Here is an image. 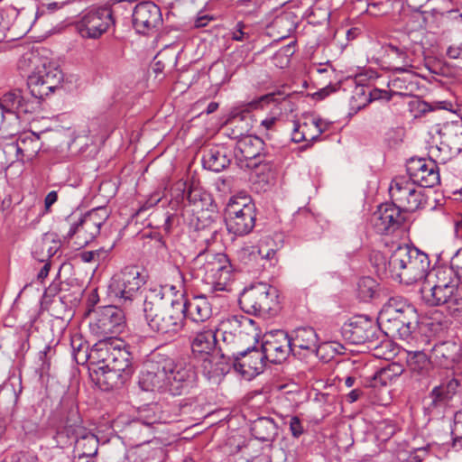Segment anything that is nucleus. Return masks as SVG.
Wrapping results in <instances>:
<instances>
[{"instance_id": "1", "label": "nucleus", "mask_w": 462, "mask_h": 462, "mask_svg": "<svg viewBox=\"0 0 462 462\" xmlns=\"http://www.w3.org/2000/svg\"><path fill=\"white\" fill-rule=\"evenodd\" d=\"M373 259L379 275L400 283L410 285L422 281L430 273L428 254L409 245H398L388 260L380 253L374 254Z\"/></svg>"}, {"instance_id": "2", "label": "nucleus", "mask_w": 462, "mask_h": 462, "mask_svg": "<svg viewBox=\"0 0 462 462\" xmlns=\"http://www.w3.org/2000/svg\"><path fill=\"white\" fill-rule=\"evenodd\" d=\"M182 300L165 298L162 286L149 290L143 302V312L148 326L152 331L172 337L184 325Z\"/></svg>"}, {"instance_id": "3", "label": "nucleus", "mask_w": 462, "mask_h": 462, "mask_svg": "<svg viewBox=\"0 0 462 462\" xmlns=\"http://www.w3.org/2000/svg\"><path fill=\"white\" fill-rule=\"evenodd\" d=\"M54 439L60 448L74 443V452L78 454L79 459L94 457L98 451L97 437L81 425L79 411L73 407L70 408L63 425L58 428Z\"/></svg>"}, {"instance_id": "4", "label": "nucleus", "mask_w": 462, "mask_h": 462, "mask_svg": "<svg viewBox=\"0 0 462 462\" xmlns=\"http://www.w3.org/2000/svg\"><path fill=\"white\" fill-rule=\"evenodd\" d=\"M197 276L209 286L210 292L229 291L234 279L233 267L225 254L199 253L193 261Z\"/></svg>"}, {"instance_id": "5", "label": "nucleus", "mask_w": 462, "mask_h": 462, "mask_svg": "<svg viewBox=\"0 0 462 462\" xmlns=\"http://www.w3.org/2000/svg\"><path fill=\"white\" fill-rule=\"evenodd\" d=\"M402 312H396L392 308L383 309L379 319L387 329V334L398 337L412 345L421 339V343H429V338L418 331V314L411 305H404Z\"/></svg>"}, {"instance_id": "6", "label": "nucleus", "mask_w": 462, "mask_h": 462, "mask_svg": "<svg viewBox=\"0 0 462 462\" xmlns=\"http://www.w3.org/2000/svg\"><path fill=\"white\" fill-rule=\"evenodd\" d=\"M238 303L247 314L271 318L280 310L279 291L268 283L258 282L244 289Z\"/></svg>"}, {"instance_id": "7", "label": "nucleus", "mask_w": 462, "mask_h": 462, "mask_svg": "<svg viewBox=\"0 0 462 462\" xmlns=\"http://www.w3.org/2000/svg\"><path fill=\"white\" fill-rule=\"evenodd\" d=\"M108 217L109 212L106 207L93 208L78 217L69 215L66 218V221L69 224L66 238L73 240L79 247L86 246L97 237L101 226Z\"/></svg>"}, {"instance_id": "8", "label": "nucleus", "mask_w": 462, "mask_h": 462, "mask_svg": "<svg viewBox=\"0 0 462 462\" xmlns=\"http://www.w3.org/2000/svg\"><path fill=\"white\" fill-rule=\"evenodd\" d=\"M192 353L203 359V374L208 379L222 375L226 371L223 362H215L218 358L217 352L216 328L210 324L206 325L202 330L195 334L191 341ZM219 358L226 359L224 354Z\"/></svg>"}, {"instance_id": "9", "label": "nucleus", "mask_w": 462, "mask_h": 462, "mask_svg": "<svg viewBox=\"0 0 462 462\" xmlns=\"http://www.w3.org/2000/svg\"><path fill=\"white\" fill-rule=\"evenodd\" d=\"M256 208L251 199L245 196H233L225 208V222L229 233L244 236L252 232L255 226Z\"/></svg>"}, {"instance_id": "10", "label": "nucleus", "mask_w": 462, "mask_h": 462, "mask_svg": "<svg viewBox=\"0 0 462 462\" xmlns=\"http://www.w3.org/2000/svg\"><path fill=\"white\" fill-rule=\"evenodd\" d=\"M144 283L145 278L139 267L125 266L112 276L108 285V293L118 304L127 307L136 299Z\"/></svg>"}, {"instance_id": "11", "label": "nucleus", "mask_w": 462, "mask_h": 462, "mask_svg": "<svg viewBox=\"0 0 462 462\" xmlns=\"http://www.w3.org/2000/svg\"><path fill=\"white\" fill-rule=\"evenodd\" d=\"M125 327L124 311L114 305L99 306L92 310L89 330L97 338H110Z\"/></svg>"}, {"instance_id": "12", "label": "nucleus", "mask_w": 462, "mask_h": 462, "mask_svg": "<svg viewBox=\"0 0 462 462\" xmlns=\"http://www.w3.org/2000/svg\"><path fill=\"white\" fill-rule=\"evenodd\" d=\"M167 363H170L169 370H166L165 390L173 396L187 393L196 381L194 367L182 358H173L167 355Z\"/></svg>"}, {"instance_id": "13", "label": "nucleus", "mask_w": 462, "mask_h": 462, "mask_svg": "<svg viewBox=\"0 0 462 462\" xmlns=\"http://www.w3.org/2000/svg\"><path fill=\"white\" fill-rule=\"evenodd\" d=\"M62 79L63 74L57 66L43 61L28 76L27 86L33 97L43 99L60 86Z\"/></svg>"}, {"instance_id": "14", "label": "nucleus", "mask_w": 462, "mask_h": 462, "mask_svg": "<svg viewBox=\"0 0 462 462\" xmlns=\"http://www.w3.org/2000/svg\"><path fill=\"white\" fill-rule=\"evenodd\" d=\"M62 79L63 74L57 66L43 61L28 76L27 86L33 97L43 99L60 86Z\"/></svg>"}, {"instance_id": "15", "label": "nucleus", "mask_w": 462, "mask_h": 462, "mask_svg": "<svg viewBox=\"0 0 462 462\" xmlns=\"http://www.w3.org/2000/svg\"><path fill=\"white\" fill-rule=\"evenodd\" d=\"M106 374H101V387L104 390H109L116 387L118 384L124 383L133 374L132 356L126 349L125 343L124 346H116L108 365Z\"/></svg>"}, {"instance_id": "16", "label": "nucleus", "mask_w": 462, "mask_h": 462, "mask_svg": "<svg viewBox=\"0 0 462 462\" xmlns=\"http://www.w3.org/2000/svg\"><path fill=\"white\" fill-rule=\"evenodd\" d=\"M389 193L392 205L397 206L402 211L413 212L425 202L423 192L417 185L405 177H397L392 180Z\"/></svg>"}, {"instance_id": "17", "label": "nucleus", "mask_w": 462, "mask_h": 462, "mask_svg": "<svg viewBox=\"0 0 462 462\" xmlns=\"http://www.w3.org/2000/svg\"><path fill=\"white\" fill-rule=\"evenodd\" d=\"M114 24L113 12L108 7H98L84 12L75 28L82 38L98 39Z\"/></svg>"}, {"instance_id": "18", "label": "nucleus", "mask_w": 462, "mask_h": 462, "mask_svg": "<svg viewBox=\"0 0 462 462\" xmlns=\"http://www.w3.org/2000/svg\"><path fill=\"white\" fill-rule=\"evenodd\" d=\"M166 359V354L154 351L144 362L138 382L143 391L164 393L166 370L170 368V363Z\"/></svg>"}, {"instance_id": "19", "label": "nucleus", "mask_w": 462, "mask_h": 462, "mask_svg": "<svg viewBox=\"0 0 462 462\" xmlns=\"http://www.w3.org/2000/svg\"><path fill=\"white\" fill-rule=\"evenodd\" d=\"M341 334L345 340L350 344L374 343L376 346L381 330L372 319L365 316H356L343 325Z\"/></svg>"}, {"instance_id": "20", "label": "nucleus", "mask_w": 462, "mask_h": 462, "mask_svg": "<svg viewBox=\"0 0 462 462\" xmlns=\"http://www.w3.org/2000/svg\"><path fill=\"white\" fill-rule=\"evenodd\" d=\"M116 346H124V341L117 337H110V338H98V341L90 348L89 375L99 387H101V374L106 373V367L104 366L109 364Z\"/></svg>"}, {"instance_id": "21", "label": "nucleus", "mask_w": 462, "mask_h": 462, "mask_svg": "<svg viewBox=\"0 0 462 462\" xmlns=\"http://www.w3.org/2000/svg\"><path fill=\"white\" fill-rule=\"evenodd\" d=\"M439 160L411 158L407 162L409 180L417 186L433 188L440 183Z\"/></svg>"}, {"instance_id": "22", "label": "nucleus", "mask_w": 462, "mask_h": 462, "mask_svg": "<svg viewBox=\"0 0 462 462\" xmlns=\"http://www.w3.org/2000/svg\"><path fill=\"white\" fill-rule=\"evenodd\" d=\"M261 350L266 360L273 364H281L292 352L289 335L284 330H273L264 334Z\"/></svg>"}, {"instance_id": "23", "label": "nucleus", "mask_w": 462, "mask_h": 462, "mask_svg": "<svg viewBox=\"0 0 462 462\" xmlns=\"http://www.w3.org/2000/svg\"><path fill=\"white\" fill-rule=\"evenodd\" d=\"M233 366L243 375L254 376L264 367V355L255 346H240L232 353Z\"/></svg>"}, {"instance_id": "24", "label": "nucleus", "mask_w": 462, "mask_h": 462, "mask_svg": "<svg viewBox=\"0 0 462 462\" xmlns=\"http://www.w3.org/2000/svg\"><path fill=\"white\" fill-rule=\"evenodd\" d=\"M405 217L397 206L385 203L378 207L371 217V226L379 235H390L399 229Z\"/></svg>"}, {"instance_id": "25", "label": "nucleus", "mask_w": 462, "mask_h": 462, "mask_svg": "<svg viewBox=\"0 0 462 462\" xmlns=\"http://www.w3.org/2000/svg\"><path fill=\"white\" fill-rule=\"evenodd\" d=\"M133 26L140 34H149L157 30L162 23L160 7L152 2L137 4L133 11Z\"/></svg>"}, {"instance_id": "26", "label": "nucleus", "mask_w": 462, "mask_h": 462, "mask_svg": "<svg viewBox=\"0 0 462 462\" xmlns=\"http://www.w3.org/2000/svg\"><path fill=\"white\" fill-rule=\"evenodd\" d=\"M413 344L415 349L407 350V366L413 375L429 376L435 365L431 355L427 354V351H430V340L429 339L428 345L425 342L421 343V339Z\"/></svg>"}, {"instance_id": "27", "label": "nucleus", "mask_w": 462, "mask_h": 462, "mask_svg": "<svg viewBox=\"0 0 462 462\" xmlns=\"http://www.w3.org/2000/svg\"><path fill=\"white\" fill-rule=\"evenodd\" d=\"M430 352L436 366L452 368L462 357L461 346L455 341H441L430 345Z\"/></svg>"}, {"instance_id": "28", "label": "nucleus", "mask_w": 462, "mask_h": 462, "mask_svg": "<svg viewBox=\"0 0 462 462\" xmlns=\"http://www.w3.org/2000/svg\"><path fill=\"white\" fill-rule=\"evenodd\" d=\"M460 383L452 378L435 386L429 394L430 402L427 410L430 413H442L448 406L449 402L457 394Z\"/></svg>"}, {"instance_id": "29", "label": "nucleus", "mask_w": 462, "mask_h": 462, "mask_svg": "<svg viewBox=\"0 0 462 462\" xmlns=\"http://www.w3.org/2000/svg\"><path fill=\"white\" fill-rule=\"evenodd\" d=\"M159 422V418L153 414L141 415V417L131 422L125 430L126 436L135 446L150 442L153 434V425Z\"/></svg>"}, {"instance_id": "30", "label": "nucleus", "mask_w": 462, "mask_h": 462, "mask_svg": "<svg viewBox=\"0 0 462 462\" xmlns=\"http://www.w3.org/2000/svg\"><path fill=\"white\" fill-rule=\"evenodd\" d=\"M209 298H213V296L201 294L193 297L190 300H182L183 315H185V318L196 323L208 321L212 316V305Z\"/></svg>"}, {"instance_id": "31", "label": "nucleus", "mask_w": 462, "mask_h": 462, "mask_svg": "<svg viewBox=\"0 0 462 462\" xmlns=\"http://www.w3.org/2000/svg\"><path fill=\"white\" fill-rule=\"evenodd\" d=\"M0 106L7 113L27 114L34 109L33 103L23 97L22 90L14 89L0 98Z\"/></svg>"}, {"instance_id": "32", "label": "nucleus", "mask_w": 462, "mask_h": 462, "mask_svg": "<svg viewBox=\"0 0 462 462\" xmlns=\"http://www.w3.org/2000/svg\"><path fill=\"white\" fill-rule=\"evenodd\" d=\"M457 284L445 285H430L425 282L421 289L420 294L424 302L429 306H439L446 304L452 293L456 291Z\"/></svg>"}, {"instance_id": "33", "label": "nucleus", "mask_w": 462, "mask_h": 462, "mask_svg": "<svg viewBox=\"0 0 462 462\" xmlns=\"http://www.w3.org/2000/svg\"><path fill=\"white\" fill-rule=\"evenodd\" d=\"M398 71H402V75L392 79L388 86L392 89L393 95H399L403 97L413 96L419 89L418 76L405 69L399 68Z\"/></svg>"}, {"instance_id": "34", "label": "nucleus", "mask_w": 462, "mask_h": 462, "mask_svg": "<svg viewBox=\"0 0 462 462\" xmlns=\"http://www.w3.org/2000/svg\"><path fill=\"white\" fill-rule=\"evenodd\" d=\"M263 142L257 136L248 135L236 142L235 155L240 161H252L261 156Z\"/></svg>"}, {"instance_id": "35", "label": "nucleus", "mask_w": 462, "mask_h": 462, "mask_svg": "<svg viewBox=\"0 0 462 462\" xmlns=\"http://www.w3.org/2000/svg\"><path fill=\"white\" fill-rule=\"evenodd\" d=\"M413 33L410 32L402 37L399 44L390 42L384 45L383 51L387 56H394L403 63L408 62V53H415L420 48L419 42L412 38Z\"/></svg>"}, {"instance_id": "36", "label": "nucleus", "mask_w": 462, "mask_h": 462, "mask_svg": "<svg viewBox=\"0 0 462 462\" xmlns=\"http://www.w3.org/2000/svg\"><path fill=\"white\" fill-rule=\"evenodd\" d=\"M292 350L300 348L314 352L318 344V335L311 327H300L289 336Z\"/></svg>"}, {"instance_id": "37", "label": "nucleus", "mask_w": 462, "mask_h": 462, "mask_svg": "<svg viewBox=\"0 0 462 462\" xmlns=\"http://www.w3.org/2000/svg\"><path fill=\"white\" fill-rule=\"evenodd\" d=\"M437 151L439 162L442 164L457 156L462 152V132L445 135Z\"/></svg>"}, {"instance_id": "38", "label": "nucleus", "mask_w": 462, "mask_h": 462, "mask_svg": "<svg viewBox=\"0 0 462 462\" xmlns=\"http://www.w3.org/2000/svg\"><path fill=\"white\" fill-rule=\"evenodd\" d=\"M230 158L223 147L214 146L205 149L202 163L205 169L219 172L230 164Z\"/></svg>"}, {"instance_id": "39", "label": "nucleus", "mask_w": 462, "mask_h": 462, "mask_svg": "<svg viewBox=\"0 0 462 462\" xmlns=\"http://www.w3.org/2000/svg\"><path fill=\"white\" fill-rule=\"evenodd\" d=\"M251 433L262 442L273 441L277 434V427L274 420L268 417H261L251 425Z\"/></svg>"}, {"instance_id": "40", "label": "nucleus", "mask_w": 462, "mask_h": 462, "mask_svg": "<svg viewBox=\"0 0 462 462\" xmlns=\"http://www.w3.org/2000/svg\"><path fill=\"white\" fill-rule=\"evenodd\" d=\"M39 140L37 136H25L19 138L16 143L17 161H31L39 151Z\"/></svg>"}, {"instance_id": "41", "label": "nucleus", "mask_w": 462, "mask_h": 462, "mask_svg": "<svg viewBox=\"0 0 462 462\" xmlns=\"http://www.w3.org/2000/svg\"><path fill=\"white\" fill-rule=\"evenodd\" d=\"M225 134L231 139H236L237 141L248 136L247 132L249 131L248 124L245 121L242 116H235L228 119L224 127Z\"/></svg>"}, {"instance_id": "42", "label": "nucleus", "mask_w": 462, "mask_h": 462, "mask_svg": "<svg viewBox=\"0 0 462 462\" xmlns=\"http://www.w3.org/2000/svg\"><path fill=\"white\" fill-rule=\"evenodd\" d=\"M328 124L320 118H312L302 123V132L305 142L312 143L319 139V136L327 131Z\"/></svg>"}, {"instance_id": "43", "label": "nucleus", "mask_w": 462, "mask_h": 462, "mask_svg": "<svg viewBox=\"0 0 462 462\" xmlns=\"http://www.w3.org/2000/svg\"><path fill=\"white\" fill-rule=\"evenodd\" d=\"M63 5H64V3H58V2H52V3H49L47 5H42V10L38 11L35 14H32V12H31L25 8H23L17 13V16L15 18L14 23L16 24H21L23 22L24 18L28 17L29 21L24 26V32H26L31 29L32 22H35L36 18L44 13L43 8H46L50 13H52L55 10L61 8L63 6Z\"/></svg>"}, {"instance_id": "44", "label": "nucleus", "mask_w": 462, "mask_h": 462, "mask_svg": "<svg viewBox=\"0 0 462 462\" xmlns=\"http://www.w3.org/2000/svg\"><path fill=\"white\" fill-rule=\"evenodd\" d=\"M70 346L72 348V356L79 365L90 363V349L87 342L81 337L74 336L71 337Z\"/></svg>"}, {"instance_id": "45", "label": "nucleus", "mask_w": 462, "mask_h": 462, "mask_svg": "<svg viewBox=\"0 0 462 462\" xmlns=\"http://www.w3.org/2000/svg\"><path fill=\"white\" fill-rule=\"evenodd\" d=\"M114 248V245L109 247H100L97 250L83 251L79 253V257L83 263H100L106 261Z\"/></svg>"}, {"instance_id": "46", "label": "nucleus", "mask_w": 462, "mask_h": 462, "mask_svg": "<svg viewBox=\"0 0 462 462\" xmlns=\"http://www.w3.org/2000/svg\"><path fill=\"white\" fill-rule=\"evenodd\" d=\"M315 351L317 355H320L323 358H325V356L328 358H333L336 355L344 354L345 347L338 342L328 341L320 345L317 344Z\"/></svg>"}, {"instance_id": "47", "label": "nucleus", "mask_w": 462, "mask_h": 462, "mask_svg": "<svg viewBox=\"0 0 462 462\" xmlns=\"http://www.w3.org/2000/svg\"><path fill=\"white\" fill-rule=\"evenodd\" d=\"M446 305L451 316L457 319L462 318V285H457Z\"/></svg>"}, {"instance_id": "48", "label": "nucleus", "mask_w": 462, "mask_h": 462, "mask_svg": "<svg viewBox=\"0 0 462 462\" xmlns=\"http://www.w3.org/2000/svg\"><path fill=\"white\" fill-rule=\"evenodd\" d=\"M376 282L370 277L362 278L358 282V295L363 300L373 299L376 293Z\"/></svg>"}, {"instance_id": "49", "label": "nucleus", "mask_w": 462, "mask_h": 462, "mask_svg": "<svg viewBox=\"0 0 462 462\" xmlns=\"http://www.w3.org/2000/svg\"><path fill=\"white\" fill-rule=\"evenodd\" d=\"M433 273L437 279L436 285L457 284V280L453 278L454 271L450 267H438L433 269Z\"/></svg>"}, {"instance_id": "50", "label": "nucleus", "mask_w": 462, "mask_h": 462, "mask_svg": "<svg viewBox=\"0 0 462 462\" xmlns=\"http://www.w3.org/2000/svg\"><path fill=\"white\" fill-rule=\"evenodd\" d=\"M251 28L243 22H238L231 32V39L236 42H249Z\"/></svg>"}, {"instance_id": "51", "label": "nucleus", "mask_w": 462, "mask_h": 462, "mask_svg": "<svg viewBox=\"0 0 462 462\" xmlns=\"http://www.w3.org/2000/svg\"><path fill=\"white\" fill-rule=\"evenodd\" d=\"M287 95L282 91L272 92L260 97L257 100L253 101L250 106L257 108L262 103H280L286 98Z\"/></svg>"}, {"instance_id": "52", "label": "nucleus", "mask_w": 462, "mask_h": 462, "mask_svg": "<svg viewBox=\"0 0 462 462\" xmlns=\"http://www.w3.org/2000/svg\"><path fill=\"white\" fill-rule=\"evenodd\" d=\"M451 434L453 436V445L456 446L457 442L462 439V411H457L454 415Z\"/></svg>"}, {"instance_id": "53", "label": "nucleus", "mask_w": 462, "mask_h": 462, "mask_svg": "<svg viewBox=\"0 0 462 462\" xmlns=\"http://www.w3.org/2000/svg\"><path fill=\"white\" fill-rule=\"evenodd\" d=\"M258 254L261 256L262 259L270 261V265H274L278 261L276 250L268 247V245L263 244V242L259 245Z\"/></svg>"}, {"instance_id": "54", "label": "nucleus", "mask_w": 462, "mask_h": 462, "mask_svg": "<svg viewBox=\"0 0 462 462\" xmlns=\"http://www.w3.org/2000/svg\"><path fill=\"white\" fill-rule=\"evenodd\" d=\"M391 373L389 370H383V368L377 371L373 376L371 382L372 387L385 386L391 381Z\"/></svg>"}, {"instance_id": "55", "label": "nucleus", "mask_w": 462, "mask_h": 462, "mask_svg": "<svg viewBox=\"0 0 462 462\" xmlns=\"http://www.w3.org/2000/svg\"><path fill=\"white\" fill-rule=\"evenodd\" d=\"M289 425H290V430H291V435L294 438H299L300 436H301L303 434L304 428H303L299 417H297V416L291 417Z\"/></svg>"}, {"instance_id": "56", "label": "nucleus", "mask_w": 462, "mask_h": 462, "mask_svg": "<svg viewBox=\"0 0 462 462\" xmlns=\"http://www.w3.org/2000/svg\"><path fill=\"white\" fill-rule=\"evenodd\" d=\"M404 305L410 304L401 298L393 297L388 300L387 304H385L383 309L392 308L393 310H396V312H402V310H404Z\"/></svg>"}, {"instance_id": "57", "label": "nucleus", "mask_w": 462, "mask_h": 462, "mask_svg": "<svg viewBox=\"0 0 462 462\" xmlns=\"http://www.w3.org/2000/svg\"><path fill=\"white\" fill-rule=\"evenodd\" d=\"M291 141L293 143L305 142V135L302 132V124L298 121L293 122V129L291 132Z\"/></svg>"}, {"instance_id": "58", "label": "nucleus", "mask_w": 462, "mask_h": 462, "mask_svg": "<svg viewBox=\"0 0 462 462\" xmlns=\"http://www.w3.org/2000/svg\"><path fill=\"white\" fill-rule=\"evenodd\" d=\"M245 337V333L240 330L237 334H233L232 332L225 331L223 333V341L226 342L227 345L235 343L238 344L240 343Z\"/></svg>"}, {"instance_id": "59", "label": "nucleus", "mask_w": 462, "mask_h": 462, "mask_svg": "<svg viewBox=\"0 0 462 462\" xmlns=\"http://www.w3.org/2000/svg\"><path fill=\"white\" fill-rule=\"evenodd\" d=\"M447 55L454 60L462 59V42L450 45L447 50Z\"/></svg>"}, {"instance_id": "60", "label": "nucleus", "mask_w": 462, "mask_h": 462, "mask_svg": "<svg viewBox=\"0 0 462 462\" xmlns=\"http://www.w3.org/2000/svg\"><path fill=\"white\" fill-rule=\"evenodd\" d=\"M393 97L392 90L390 92L386 90H381L378 88H374L370 92V101L377 100V99H384L386 101L391 100Z\"/></svg>"}, {"instance_id": "61", "label": "nucleus", "mask_w": 462, "mask_h": 462, "mask_svg": "<svg viewBox=\"0 0 462 462\" xmlns=\"http://www.w3.org/2000/svg\"><path fill=\"white\" fill-rule=\"evenodd\" d=\"M277 122V118L274 116L267 117L261 121L260 123V131L262 132H268L269 130H273L275 126V124Z\"/></svg>"}, {"instance_id": "62", "label": "nucleus", "mask_w": 462, "mask_h": 462, "mask_svg": "<svg viewBox=\"0 0 462 462\" xmlns=\"http://www.w3.org/2000/svg\"><path fill=\"white\" fill-rule=\"evenodd\" d=\"M58 200L57 191L52 190L49 192L44 199L45 209L50 210L51 207Z\"/></svg>"}, {"instance_id": "63", "label": "nucleus", "mask_w": 462, "mask_h": 462, "mask_svg": "<svg viewBox=\"0 0 462 462\" xmlns=\"http://www.w3.org/2000/svg\"><path fill=\"white\" fill-rule=\"evenodd\" d=\"M187 199L191 204H196L198 201L202 200L201 192L196 189H189L187 194Z\"/></svg>"}, {"instance_id": "64", "label": "nucleus", "mask_w": 462, "mask_h": 462, "mask_svg": "<svg viewBox=\"0 0 462 462\" xmlns=\"http://www.w3.org/2000/svg\"><path fill=\"white\" fill-rule=\"evenodd\" d=\"M175 218L174 215L167 214L164 223L162 226V228L165 233H171Z\"/></svg>"}]
</instances>
